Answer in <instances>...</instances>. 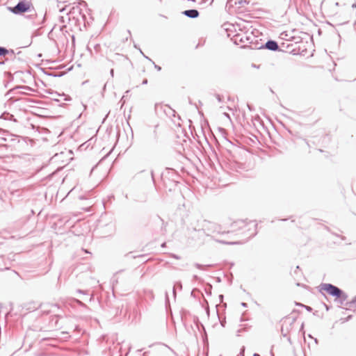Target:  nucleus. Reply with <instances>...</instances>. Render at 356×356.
Wrapping results in <instances>:
<instances>
[{"instance_id": "1", "label": "nucleus", "mask_w": 356, "mask_h": 356, "mask_svg": "<svg viewBox=\"0 0 356 356\" xmlns=\"http://www.w3.org/2000/svg\"><path fill=\"white\" fill-rule=\"evenodd\" d=\"M192 225V229L194 232H197L200 235L204 234L207 236L215 237L217 234H223L229 233V231L222 229V227L215 222L203 220L200 222L197 221L196 225Z\"/></svg>"}, {"instance_id": "2", "label": "nucleus", "mask_w": 356, "mask_h": 356, "mask_svg": "<svg viewBox=\"0 0 356 356\" xmlns=\"http://www.w3.org/2000/svg\"><path fill=\"white\" fill-rule=\"evenodd\" d=\"M320 292L325 297V294L322 291H325L330 296L335 298V301L343 305L348 299V294L337 286L330 283H323L320 285Z\"/></svg>"}, {"instance_id": "3", "label": "nucleus", "mask_w": 356, "mask_h": 356, "mask_svg": "<svg viewBox=\"0 0 356 356\" xmlns=\"http://www.w3.org/2000/svg\"><path fill=\"white\" fill-rule=\"evenodd\" d=\"M180 176L179 173L172 168H166L161 174V181L163 186L168 191L175 190L177 185L179 183Z\"/></svg>"}, {"instance_id": "4", "label": "nucleus", "mask_w": 356, "mask_h": 356, "mask_svg": "<svg viewBox=\"0 0 356 356\" xmlns=\"http://www.w3.org/2000/svg\"><path fill=\"white\" fill-rule=\"evenodd\" d=\"M8 9L15 15L31 13L26 16V17L29 19H33V17L37 15L32 4L26 0L19 1L15 6L8 7Z\"/></svg>"}, {"instance_id": "5", "label": "nucleus", "mask_w": 356, "mask_h": 356, "mask_svg": "<svg viewBox=\"0 0 356 356\" xmlns=\"http://www.w3.org/2000/svg\"><path fill=\"white\" fill-rule=\"evenodd\" d=\"M250 226H252L253 227V232H251L249 237H253L257 234V224L254 222H246L245 220H238L237 221L234 222L231 227L233 229V231L237 230V229H245L246 227H249L247 230L250 231L251 227Z\"/></svg>"}, {"instance_id": "6", "label": "nucleus", "mask_w": 356, "mask_h": 356, "mask_svg": "<svg viewBox=\"0 0 356 356\" xmlns=\"http://www.w3.org/2000/svg\"><path fill=\"white\" fill-rule=\"evenodd\" d=\"M0 140L3 142L11 143L14 145L19 142V136L11 134L7 130L0 129Z\"/></svg>"}, {"instance_id": "7", "label": "nucleus", "mask_w": 356, "mask_h": 356, "mask_svg": "<svg viewBox=\"0 0 356 356\" xmlns=\"http://www.w3.org/2000/svg\"><path fill=\"white\" fill-rule=\"evenodd\" d=\"M257 49H266L273 51H280V46L275 40H268L264 44L257 47Z\"/></svg>"}, {"instance_id": "8", "label": "nucleus", "mask_w": 356, "mask_h": 356, "mask_svg": "<svg viewBox=\"0 0 356 356\" xmlns=\"http://www.w3.org/2000/svg\"><path fill=\"white\" fill-rule=\"evenodd\" d=\"M234 42L236 44H238L239 43H252V39L251 36L237 34L234 36Z\"/></svg>"}, {"instance_id": "9", "label": "nucleus", "mask_w": 356, "mask_h": 356, "mask_svg": "<svg viewBox=\"0 0 356 356\" xmlns=\"http://www.w3.org/2000/svg\"><path fill=\"white\" fill-rule=\"evenodd\" d=\"M296 318H293L292 321L289 323L286 324V321H284V322L282 324V328H281V333L284 337H286L288 336V333L289 332L290 330L291 329V327L294 322L296 321Z\"/></svg>"}, {"instance_id": "10", "label": "nucleus", "mask_w": 356, "mask_h": 356, "mask_svg": "<svg viewBox=\"0 0 356 356\" xmlns=\"http://www.w3.org/2000/svg\"><path fill=\"white\" fill-rule=\"evenodd\" d=\"M182 14L188 18L195 19L198 17L200 13L196 9H189L182 12Z\"/></svg>"}, {"instance_id": "11", "label": "nucleus", "mask_w": 356, "mask_h": 356, "mask_svg": "<svg viewBox=\"0 0 356 356\" xmlns=\"http://www.w3.org/2000/svg\"><path fill=\"white\" fill-rule=\"evenodd\" d=\"M51 94L55 95V96L53 97V99L58 102H59L60 101V99H58V97H63L64 101H70L72 99L69 95H65L64 93L59 94L58 92H54V93L51 92Z\"/></svg>"}, {"instance_id": "12", "label": "nucleus", "mask_w": 356, "mask_h": 356, "mask_svg": "<svg viewBox=\"0 0 356 356\" xmlns=\"http://www.w3.org/2000/svg\"><path fill=\"white\" fill-rule=\"evenodd\" d=\"M10 53L11 54H15V52L13 49L8 50L6 47H0V56H5L6 54Z\"/></svg>"}, {"instance_id": "13", "label": "nucleus", "mask_w": 356, "mask_h": 356, "mask_svg": "<svg viewBox=\"0 0 356 356\" xmlns=\"http://www.w3.org/2000/svg\"><path fill=\"white\" fill-rule=\"evenodd\" d=\"M345 305L346 306L347 309H350L352 307H356V296L349 302H346L345 303Z\"/></svg>"}, {"instance_id": "14", "label": "nucleus", "mask_w": 356, "mask_h": 356, "mask_svg": "<svg viewBox=\"0 0 356 356\" xmlns=\"http://www.w3.org/2000/svg\"><path fill=\"white\" fill-rule=\"evenodd\" d=\"M250 3L248 0H239L235 2L236 5H238L239 8H243L245 4H248Z\"/></svg>"}, {"instance_id": "15", "label": "nucleus", "mask_w": 356, "mask_h": 356, "mask_svg": "<svg viewBox=\"0 0 356 356\" xmlns=\"http://www.w3.org/2000/svg\"><path fill=\"white\" fill-rule=\"evenodd\" d=\"M195 266L200 270H206L207 268L211 266V265H202L198 263H195Z\"/></svg>"}, {"instance_id": "16", "label": "nucleus", "mask_w": 356, "mask_h": 356, "mask_svg": "<svg viewBox=\"0 0 356 356\" xmlns=\"http://www.w3.org/2000/svg\"><path fill=\"white\" fill-rule=\"evenodd\" d=\"M59 318H61V316L60 314H56L51 320V322H52L55 319V326L56 327H58V322Z\"/></svg>"}, {"instance_id": "17", "label": "nucleus", "mask_w": 356, "mask_h": 356, "mask_svg": "<svg viewBox=\"0 0 356 356\" xmlns=\"http://www.w3.org/2000/svg\"><path fill=\"white\" fill-rule=\"evenodd\" d=\"M46 74H47L48 76H54V77H60V76H62L63 75V73H58V74H56V73H45Z\"/></svg>"}, {"instance_id": "18", "label": "nucleus", "mask_w": 356, "mask_h": 356, "mask_svg": "<svg viewBox=\"0 0 356 356\" xmlns=\"http://www.w3.org/2000/svg\"><path fill=\"white\" fill-rule=\"evenodd\" d=\"M93 49L96 53H99L101 50V46L99 44H95L93 45Z\"/></svg>"}, {"instance_id": "19", "label": "nucleus", "mask_w": 356, "mask_h": 356, "mask_svg": "<svg viewBox=\"0 0 356 356\" xmlns=\"http://www.w3.org/2000/svg\"><path fill=\"white\" fill-rule=\"evenodd\" d=\"M74 301L76 302L79 306H81L82 307H85V308L87 307L86 304H84L83 302H81V300H79L78 299H74Z\"/></svg>"}, {"instance_id": "20", "label": "nucleus", "mask_w": 356, "mask_h": 356, "mask_svg": "<svg viewBox=\"0 0 356 356\" xmlns=\"http://www.w3.org/2000/svg\"><path fill=\"white\" fill-rule=\"evenodd\" d=\"M138 50H139L140 53L144 56V58H145L147 60L150 61L152 64H154V62L150 58H149L148 56L145 55V54L142 51V50L140 48H138Z\"/></svg>"}, {"instance_id": "21", "label": "nucleus", "mask_w": 356, "mask_h": 356, "mask_svg": "<svg viewBox=\"0 0 356 356\" xmlns=\"http://www.w3.org/2000/svg\"><path fill=\"white\" fill-rule=\"evenodd\" d=\"M138 50H139L140 53L144 56V58H145L147 60L150 61L152 64H154V62L150 58H149L148 56L145 55V54L142 51V50L140 48H138Z\"/></svg>"}, {"instance_id": "22", "label": "nucleus", "mask_w": 356, "mask_h": 356, "mask_svg": "<svg viewBox=\"0 0 356 356\" xmlns=\"http://www.w3.org/2000/svg\"><path fill=\"white\" fill-rule=\"evenodd\" d=\"M138 50H139L140 53L144 56V58H145L147 60L150 61L152 64H154V62L150 58H149L148 56L145 55V54L142 51V50L140 48H138Z\"/></svg>"}, {"instance_id": "23", "label": "nucleus", "mask_w": 356, "mask_h": 356, "mask_svg": "<svg viewBox=\"0 0 356 356\" xmlns=\"http://www.w3.org/2000/svg\"><path fill=\"white\" fill-rule=\"evenodd\" d=\"M138 50H139L140 53L144 56V58H145L147 60L150 61L152 64H154V62L150 58H149L148 56L145 55V54L142 51V50L140 48H138Z\"/></svg>"}, {"instance_id": "24", "label": "nucleus", "mask_w": 356, "mask_h": 356, "mask_svg": "<svg viewBox=\"0 0 356 356\" xmlns=\"http://www.w3.org/2000/svg\"><path fill=\"white\" fill-rule=\"evenodd\" d=\"M138 50H139L140 53L144 56V58H145L147 60L150 61L152 64H154V62L150 58H149L148 56L145 55V54L142 51V50L140 48H138Z\"/></svg>"}, {"instance_id": "25", "label": "nucleus", "mask_w": 356, "mask_h": 356, "mask_svg": "<svg viewBox=\"0 0 356 356\" xmlns=\"http://www.w3.org/2000/svg\"><path fill=\"white\" fill-rule=\"evenodd\" d=\"M138 50H139L140 53L144 56V58H145L147 60L150 61L152 64H154V62L150 58H149L148 56L145 55V54L142 51V50L140 48H138Z\"/></svg>"}, {"instance_id": "26", "label": "nucleus", "mask_w": 356, "mask_h": 356, "mask_svg": "<svg viewBox=\"0 0 356 356\" xmlns=\"http://www.w3.org/2000/svg\"><path fill=\"white\" fill-rule=\"evenodd\" d=\"M11 194H12L13 196H15V195H16L17 197H20L21 196V193H20V191L19 190H16V191H12Z\"/></svg>"}, {"instance_id": "27", "label": "nucleus", "mask_w": 356, "mask_h": 356, "mask_svg": "<svg viewBox=\"0 0 356 356\" xmlns=\"http://www.w3.org/2000/svg\"><path fill=\"white\" fill-rule=\"evenodd\" d=\"M245 350V346H242L241 350H240V353H239V354L237 356H245L244 355Z\"/></svg>"}, {"instance_id": "28", "label": "nucleus", "mask_w": 356, "mask_h": 356, "mask_svg": "<svg viewBox=\"0 0 356 356\" xmlns=\"http://www.w3.org/2000/svg\"><path fill=\"white\" fill-rule=\"evenodd\" d=\"M216 99H217L218 102H222L223 97L221 96L220 95L216 94Z\"/></svg>"}, {"instance_id": "29", "label": "nucleus", "mask_w": 356, "mask_h": 356, "mask_svg": "<svg viewBox=\"0 0 356 356\" xmlns=\"http://www.w3.org/2000/svg\"><path fill=\"white\" fill-rule=\"evenodd\" d=\"M298 305H300L301 307H304L305 308V309L308 312H311L312 310V308L309 306L304 305L302 304H299Z\"/></svg>"}, {"instance_id": "30", "label": "nucleus", "mask_w": 356, "mask_h": 356, "mask_svg": "<svg viewBox=\"0 0 356 356\" xmlns=\"http://www.w3.org/2000/svg\"><path fill=\"white\" fill-rule=\"evenodd\" d=\"M175 288L177 287L178 289H179L180 290L182 289V284L181 282H177L176 284H175Z\"/></svg>"}, {"instance_id": "31", "label": "nucleus", "mask_w": 356, "mask_h": 356, "mask_svg": "<svg viewBox=\"0 0 356 356\" xmlns=\"http://www.w3.org/2000/svg\"><path fill=\"white\" fill-rule=\"evenodd\" d=\"M300 332H301L303 335H305V332L304 330V323H302L300 326Z\"/></svg>"}, {"instance_id": "32", "label": "nucleus", "mask_w": 356, "mask_h": 356, "mask_svg": "<svg viewBox=\"0 0 356 356\" xmlns=\"http://www.w3.org/2000/svg\"><path fill=\"white\" fill-rule=\"evenodd\" d=\"M77 293H81V294H88V291H83V290H81V289H78L76 291Z\"/></svg>"}, {"instance_id": "33", "label": "nucleus", "mask_w": 356, "mask_h": 356, "mask_svg": "<svg viewBox=\"0 0 356 356\" xmlns=\"http://www.w3.org/2000/svg\"><path fill=\"white\" fill-rule=\"evenodd\" d=\"M334 234V236H337V237L340 238L341 240H343V241H344V240H346V236H344L339 235V234Z\"/></svg>"}, {"instance_id": "34", "label": "nucleus", "mask_w": 356, "mask_h": 356, "mask_svg": "<svg viewBox=\"0 0 356 356\" xmlns=\"http://www.w3.org/2000/svg\"><path fill=\"white\" fill-rule=\"evenodd\" d=\"M153 65H154V68H155L157 71H161V67L159 65H156L155 63H154V64H153Z\"/></svg>"}, {"instance_id": "35", "label": "nucleus", "mask_w": 356, "mask_h": 356, "mask_svg": "<svg viewBox=\"0 0 356 356\" xmlns=\"http://www.w3.org/2000/svg\"><path fill=\"white\" fill-rule=\"evenodd\" d=\"M150 175H151L152 180L153 183L154 184V183H155V179H154V172H153V170H151V172H150Z\"/></svg>"}, {"instance_id": "36", "label": "nucleus", "mask_w": 356, "mask_h": 356, "mask_svg": "<svg viewBox=\"0 0 356 356\" xmlns=\"http://www.w3.org/2000/svg\"><path fill=\"white\" fill-rule=\"evenodd\" d=\"M171 257L176 259H180V257L177 255V254H171Z\"/></svg>"}, {"instance_id": "37", "label": "nucleus", "mask_w": 356, "mask_h": 356, "mask_svg": "<svg viewBox=\"0 0 356 356\" xmlns=\"http://www.w3.org/2000/svg\"><path fill=\"white\" fill-rule=\"evenodd\" d=\"M217 241L220 242V243H226V244H234V243H227V242H225V241H219V240H217Z\"/></svg>"}, {"instance_id": "38", "label": "nucleus", "mask_w": 356, "mask_h": 356, "mask_svg": "<svg viewBox=\"0 0 356 356\" xmlns=\"http://www.w3.org/2000/svg\"><path fill=\"white\" fill-rule=\"evenodd\" d=\"M172 293H173V296L175 297H176V288H175V286H174V287H173Z\"/></svg>"}, {"instance_id": "39", "label": "nucleus", "mask_w": 356, "mask_h": 356, "mask_svg": "<svg viewBox=\"0 0 356 356\" xmlns=\"http://www.w3.org/2000/svg\"><path fill=\"white\" fill-rule=\"evenodd\" d=\"M110 74H111V76L113 77L114 76V70L113 69H111L110 70Z\"/></svg>"}, {"instance_id": "40", "label": "nucleus", "mask_w": 356, "mask_h": 356, "mask_svg": "<svg viewBox=\"0 0 356 356\" xmlns=\"http://www.w3.org/2000/svg\"><path fill=\"white\" fill-rule=\"evenodd\" d=\"M159 221L161 222L162 225H164V221L161 217H158Z\"/></svg>"}, {"instance_id": "41", "label": "nucleus", "mask_w": 356, "mask_h": 356, "mask_svg": "<svg viewBox=\"0 0 356 356\" xmlns=\"http://www.w3.org/2000/svg\"><path fill=\"white\" fill-rule=\"evenodd\" d=\"M324 306H325V309H326L327 311H328V310L330 309V306H328V305H326V304H324Z\"/></svg>"}, {"instance_id": "42", "label": "nucleus", "mask_w": 356, "mask_h": 356, "mask_svg": "<svg viewBox=\"0 0 356 356\" xmlns=\"http://www.w3.org/2000/svg\"><path fill=\"white\" fill-rule=\"evenodd\" d=\"M143 85H145L147 83V79H145L143 81V83H142Z\"/></svg>"}, {"instance_id": "43", "label": "nucleus", "mask_w": 356, "mask_h": 356, "mask_svg": "<svg viewBox=\"0 0 356 356\" xmlns=\"http://www.w3.org/2000/svg\"><path fill=\"white\" fill-rule=\"evenodd\" d=\"M252 67H255V68H259V65H257L256 64H252Z\"/></svg>"}, {"instance_id": "44", "label": "nucleus", "mask_w": 356, "mask_h": 356, "mask_svg": "<svg viewBox=\"0 0 356 356\" xmlns=\"http://www.w3.org/2000/svg\"><path fill=\"white\" fill-rule=\"evenodd\" d=\"M224 115H225V116H226V117H227V118H229V120L231 119V118H230V116H229V115L228 113H224Z\"/></svg>"}, {"instance_id": "45", "label": "nucleus", "mask_w": 356, "mask_h": 356, "mask_svg": "<svg viewBox=\"0 0 356 356\" xmlns=\"http://www.w3.org/2000/svg\"><path fill=\"white\" fill-rule=\"evenodd\" d=\"M241 305L243 307H246L248 306L247 303L245 302H242L241 303Z\"/></svg>"}, {"instance_id": "46", "label": "nucleus", "mask_w": 356, "mask_h": 356, "mask_svg": "<svg viewBox=\"0 0 356 356\" xmlns=\"http://www.w3.org/2000/svg\"><path fill=\"white\" fill-rule=\"evenodd\" d=\"M286 338H287L288 341H289L290 343H291V338H290L289 336H287V337H286Z\"/></svg>"}, {"instance_id": "47", "label": "nucleus", "mask_w": 356, "mask_h": 356, "mask_svg": "<svg viewBox=\"0 0 356 356\" xmlns=\"http://www.w3.org/2000/svg\"><path fill=\"white\" fill-rule=\"evenodd\" d=\"M31 127L33 129H37L35 125H33V124H31Z\"/></svg>"}, {"instance_id": "48", "label": "nucleus", "mask_w": 356, "mask_h": 356, "mask_svg": "<svg viewBox=\"0 0 356 356\" xmlns=\"http://www.w3.org/2000/svg\"><path fill=\"white\" fill-rule=\"evenodd\" d=\"M314 342L318 344V340L316 338H314Z\"/></svg>"}, {"instance_id": "49", "label": "nucleus", "mask_w": 356, "mask_h": 356, "mask_svg": "<svg viewBox=\"0 0 356 356\" xmlns=\"http://www.w3.org/2000/svg\"><path fill=\"white\" fill-rule=\"evenodd\" d=\"M3 269L7 270V269H8V268H7V267H5V268H0V270H3Z\"/></svg>"}, {"instance_id": "50", "label": "nucleus", "mask_w": 356, "mask_h": 356, "mask_svg": "<svg viewBox=\"0 0 356 356\" xmlns=\"http://www.w3.org/2000/svg\"><path fill=\"white\" fill-rule=\"evenodd\" d=\"M193 278H194L195 280H197V279H198V277H197V275H194V276H193Z\"/></svg>"}, {"instance_id": "51", "label": "nucleus", "mask_w": 356, "mask_h": 356, "mask_svg": "<svg viewBox=\"0 0 356 356\" xmlns=\"http://www.w3.org/2000/svg\"><path fill=\"white\" fill-rule=\"evenodd\" d=\"M253 356H260L258 353H254Z\"/></svg>"}, {"instance_id": "52", "label": "nucleus", "mask_w": 356, "mask_h": 356, "mask_svg": "<svg viewBox=\"0 0 356 356\" xmlns=\"http://www.w3.org/2000/svg\"><path fill=\"white\" fill-rule=\"evenodd\" d=\"M308 337H309V338H311V339H314V337H313L312 336V334H308Z\"/></svg>"}, {"instance_id": "53", "label": "nucleus", "mask_w": 356, "mask_h": 356, "mask_svg": "<svg viewBox=\"0 0 356 356\" xmlns=\"http://www.w3.org/2000/svg\"><path fill=\"white\" fill-rule=\"evenodd\" d=\"M353 8H356V3H353V6H352Z\"/></svg>"}, {"instance_id": "54", "label": "nucleus", "mask_w": 356, "mask_h": 356, "mask_svg": "<svg viewBox=\"0 0 356 356\" xmlns=\"http://www.w3.org/2000/svg\"><path fill=\"white\" fill-rule=\"evenodd\" d=\"M219 298H220V299H222V298H223V296H222V295H220V296H219Z\"/></svg>"}, {"instance_id": "55", "label": "nucleus", "mask_w": 356, "mask_h": 356, "mask_svg": "<svg viewBox=\"0 0 356 356\" xmlns=\"http://www.w3.org/2000/svg\"><path fill=\"white\" fill-rule=\"evenodd\" d=\"M248 107L249 110H250V111L252 110V108L250 105H248Z\"/></svg>"}, {"instance_id": "56", "label": "nucleus", "mask_w": 356, "mask_h": 356, "mask_svg": "<svg viewBox=\"0 0 356 356\" xmlns=\"http://www.w3.org/2000/svg\"><path fill=\"white\" fill-rule=\"evenodd\" d=\"M63 334H67V337H69V335H68V333H67V332H63Z\"/></svg>"}, {"instance_id": "57", "label": "nucleus", "mask_w": 356, "mask_h": 356, "mask_svg": "<svg viewBox=\"0 0 356 356\" xmlns=\"http://www.w3.org/2000/svg\"><path fill=\"white\" fill-rule=\"evenodd\" d=\"M165 297H166V299L168 300V293H166L165 294Z\"/></svg>"}, {"instance_id": "58", "label": "nucleus", "mask_w": 356, "mask_h": 356, "mask_svg": "<svg viewBox=\"0 0 356 356\" xmlns=\"http://www.w3.org/2000/svg\"><path fill=\"white\" fill-rule=\"evenodd\" d=\"M134 47H135L136 49H138V47H137V45H136V44H134Z\"/></svg>"}, {"instance_id": "59", "label": "nucleus", "mask_w": 356, "mask_h": 356, "mask_svg": "<svg viewBox=\"0 0 356 356\" xmlns=\"http://www.w3.org/2000/svg\"><path fill=\"white\" fill-rule=\"evenodd\" d=\"M206 1H207V0H202V2H201V3H205V2H206Z\"/></svg>"}, {"instance_id": "60", "label": "nucleus", "mask_w": 356, "mask_h": 356, "mask_svg": "<svg viewBox=\"0 0 356 356\" xmlns=\"http://www.w3.org/2000/svg\"><path fill=\"white\" fill-rule=\"evenodd\" d=\"M8 115H10V118H13V115H10L9 113L7 114Z\"/></svg>"}, {"instance_id": "61", "label": "nucleus", "mask_w": 356, "mask_h": 356, "mask_svg": "<svg viewBox=\"0 0 356 356\" xmlns=\"http://www.w3.org/2000/svg\"><path fill=\"white\" fill-rule=\"evenodd\" d=\"M217 281L220 282V279L219 277H218Z\"/></svg>"}, {"instance_id": "62", "label": "nucleus", "mask_w": 356, "mask_h": 356, "mask_svg": "<svg viewBox=\"0 0 356 356\" xmlns=\"http://www.w3.org/2000/svg\"><path fill=\"white\" fill-rule=\"evenodd\" d=\"M281 220L286 221V220H287V218L282 219Z\"/></svg>"}, {"instance_id": "63", "label": "nucleus", "mask_w": 356, "mask_h": 356, "mask_svg": "<svg viewBox=\"0 0 356 356\" xmlns=\"http://www.w3.org/2000/svg\"><path fill=\"white\" fill-rule=\"evenodd\" d=\"M75 38H74V36L73 35L72 36V40L74 41Z\"/></svg>"}, {"instance_id": "64", "label": "nucleus", "mask_w": 356, "mask_h": 356, "mask_svg": "<svg viewBox=\"0 0 356 356\" xmlns=\"http://www.w3.org/2000/svg\"><path fill=\"white\" fill-rule=\"evenodd\" d=\"M296 269L299 270V266H296Z\"/></svg>"}]
</instances>
